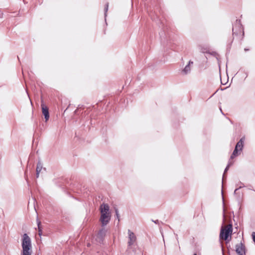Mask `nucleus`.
Listing matches in <instances>:
<instances>
[{"mask_svg": "<svg viewBox=\"0 0 255 255\" xmlns=\"http://www.w3.org/2000/svg\"><path fill=\"white\" fill-rule=\"evenodd\" d=\"M22 248L21 255H31V241L26 234H24L22 237Z\"/></svg>", "mask_w": 255, "mask_h": 255, "instance_id": "1", "label": "nucleus"}, {"mask_svg": "<svg viewBox=\"0 0 255 255\" xmlns=\"http://www.w3.org/2000/svg\"><path fill=\"white\" fill-rule=\"evenodd\" d=\"M101 222L103 226L106 225L111 219L109 207L107 204H103L101 206Z\"/></svg>", "mask_w": 255, "mask_h": 255, "instance_id": "2", "label": "nucleus"}, {"mask_svg": "<svg viewBox=\"0 0 255 255\" xmlns=\"http://www.w3.org/2000/svg\"><path fill=\"white\" fill-rule=\"evenodd\" d=\"M233 232V228L231 224L223 226L221 229L220 238L221 239L230 241Z\"/></svg>", "mask_w": 255, "mask_h": 255, "instance_id": "3", "label": "nucleus"}, {"mask_svg": "<svg viewBox=\"0 0 255 255\" xmlns=\"http://www.w3.org/2000/svg\"><path fill=\"white\" fill-rule=\"evenodd\" d=\"M41 106L42 114L44 116V118L45 119L46 121H47L48 120L49 118L48 109L47 107L43 103L41 104Z\"/></svg>", "mask_w": 255, "mask_h": 255, "instance_id": "4", "label": "nucleus"}, {"mask_svg": "<svg viewBox=\"0 0 255 255\" xmlns=\"http://www.w3.org/2000/svg\"><path fill=\"white\" fill-rule=\"evenodd\" d=\"M245 246L240 243L236 246V251L238 255H244L245 254Z\"/></svg>", "mask_w": 255, "mask_h": 255, "instance_id": "5", "label": "nucleus"}, {"mask_svg": "<svg viewBox=\"0 0 255 255\" xmlns=\"http://www.w3.org/2000/svg\"><path fill=\"white\" fill-rule=\"evenodd\" d=\"M128 235L129 239L128 244L130 246L132 245L133 243L135 241L136 238L134 234L129 230L128 231Z\"/></svg>", "mask_w": 255, "mask_h": 255, "instance_id": "6", "label": "nucleus"}, {"mask_svg": "<svg viewBox=\"0 0 255 255\" xmlns=\"http://www.w3.org/2000/svg\"><path fill=\"white\" fill-rule=\"evenodd\" d=\"M42 164L41 162H39L38 163H37V167H36V177L38 178L39 176V174L40 173V172L41 171L42 169Z\"/></svg>", "mask_w": 255, "mask_h": 255, "instance_id": "7", "label": "nucleus"}, {"mask_svg": "<svg viewBox=\"0 0 255 255\" xmlns=\"http://www.w3.org/2000/svg\"><path fill=\"white\" fill-rule=\"evenodd\" d=\"M244 140V138H242L241 140L237 143L236 148L238 149L239 150H242L243 147Z\"/></svg>", "mask_w": 255, "mask_h": 255, "instance_id": "8", "label": "nucleus"}, {"mask_svg": "<svg viewBox=\"0 0 255 255\" xmlns=\"http://www.w3.org/2000/svg\"><path fill=\"white\" fill-rule=\"evenodd\" d=\"M193 64V62H192L190 61V62H189L188 65H187V66L185 67L184 71V72H185V73H187L188 71H189L190 70V64Z\"/></svg>", "mask_w": 255, "mask_h": 255, "instance_id": "9", "label": "nucleus"}, {"mask_svg": "<svg viewBox=\"0 0 255 255\" xmlns=\"http://www.w3.org/2000/svg\"><path fill=\"white\" fill-rule=\"evenodd\" d=\"M105 235V231L104 230H101L99 232V233L98 234L97 237L99 238L102 239L103 237Z\"/></svg>", "mask_w": 255, "mask_h": 255, "instance_id": "10", "label": "nucleus"}, {"mask_svg": "<svg viewBox=\"0 0 255 255\" xmlns=\"http://www.w3.org/2000/svg\"><path fill=\"white\" fill-rule=\"evenodd\" d=\"M238 150H239L238 149L235 148L234 151H233L232 155H231L232 158H233L235 156L237 155V153H238Z\"/></svg>", "mask_w": 255, "mask_h": 255, "instance_id": "11", "label": "nucleus"}, {"mask_svg": "<svg viewBox=\"0 0 255 255\" xmlns=\"http://www.w3.org/2000/svg\"><path fill=\"white\" fill-rule=\"evenodd\" d=\"M40 223L39 222L38 223V228L39 235L41 236L42 235V230L40 227Z\"/></svg>", "mask_w": 255, "mask_h": 255, "instance_id": "12", "label": "nucleus"}, {"mask_svg": "<svg viewBox=\"0 0 255 255\" xmlns=\"http://www.w3.org/2000/svg\"><path fill=\"white\" fill-rule=\"evenodd\" d=\"M252 238L254 242L255 243V232H253L252 234Z\"/></svg>", "mask_w": 255, "mask_h": 255, "instance_id": "13", "label": "nucleus"}, {"mask_svg": "<svg viewBox=\"0 0 255 255\" xmlns=\"http://www.w3.org/2000/svg\"><path fill=\"white\" fill-rule=\"evenodd\" d=\"M2 16H3L2 12L0 11V18H1L2 17Z\"/></svg>", "mask_w": 255, "mask_h": 255, "instance_id": "14", "label": "nucleus"}, {"mask_svg": "<svg viewBox=\"0 0 255 255\" xmlns=\"http://www.w3.org/2000/svg\"><path fill=\"white\" fill-rule=\"evenodd\" d=\"M116 214H117V217L119 218V214L118 213L117 210L116 211Z\"/></svg>", "mask_w": 255, "mask_h": 255, "instance_id": "15", "label": "nucleus"}, {"mask_svg": "<svg viewBox=\"0 0 255 255\" xmlns=\"http://www.w3.org/2000/svg\"><path fill=\"white\" fill-rule=\"evenodd\" d=\"M194 255H196V254H194Z\"/></svg>", "mask_w": 255, "mask_h": 255, "instance_id": "16", "label": "nucleus"}]
</instances>
